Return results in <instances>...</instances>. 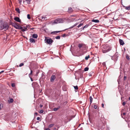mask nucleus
<instances>
[{
  "label": "nucleus",
  "mask_w": 130,
  "mask_h": 130,
  "mask_svg": "<svg viewBox=\"0 0 130 130\" xmlns=\"http://www.w3.org/2000/svg\"><path fill=\"white\" fill-rule=\"evenodd\" d=\"M8 24L6 23H2L0 25V29L1 30L4 29L5 30H7L9 28Z\"/></svg>",
  "instance_id": "nucleus-1"
},
{
  "label": "nucleus",
  "mask_w": 130,
  "mask_h": 130,
  "mask_svg": "<svg viewBox=\"0 0 130 130\" xmlns=\"http://www.w3.org/2000/svg\"><path fill=\"white\" fill-rule=\"evenodd\" d=\"M110 50V47L108 45H103L102 49V51L103 53H106L109 51Z\"/></svg>",
  "instance_id": "nucleus-2"
},
{
  "label": "nucleus",
  "mask_w": 130,
  "mask_h": 130,
  "mask_svg": "<svg viewBox=\"0 0 130 130\" xmlns=\"http://www.w3.org/2000/svg\"><path fill=\"white\" fill-rule=\"evenodd\" d=\"M45 42L49 44H51L53 42V41L51 38H45L44 40Z\"/></svg>",
  "instance_id": "nucleus-3"
},
{
  "label": "nucleus",
  "mask_w": 130,
  "mask_h": 130,
  "mask_svg": "<svg viewBox=\"0 0 130 130\" xmlns=\"http://www.w3.org/2000/svg\"><path fill=\"white\" fill-rule=\"evenodd\" d=\"M63 22V20L62 18H58L55 20L54 22V23L57 24L59 23H62Z\"/></svg>",
  "instance_id": "nucleus-4"
},
{
  "label": "nucleus",
  "mask_w": 130,
  "mask_h": 130,
  "mask_svg": "<svg viewBox=\"0 0 130 130\" xmlns=\"http://www.w3.org/2000/svg\"><path fill=\"white\" fill-rule=\"evenodd\" d=\"M118 57V55L117 53H116L112 57V59L115 60H117Z\"/></svg>",
  "instance_id": "nucleus-5"
},
{
  "label": "nucleus",
  "mask_w": 130,
  "mask_h": 130,
  "mask_svg": "<svg viewBox=\"0 0 130 130\" xmlns=\"http://www.w3.org/2000/svg\"><path fill=\"white\" fill-rule=\"evenodd\" d=\"M56 78V76L55 75H52L51 77L50 81L51 82H53Z\"/></svg>",
  "instance_id": "nucleus-6"
},
{
  "label": "nucleus",
  "mask_w": 130,
  "mask_h": 130,
  "mask_svg": "<svg viewBox=\"0 0 130 130\" xmlns=\"http://www.w3.org/2000/svg\"><path fill=\"white\" fill-rule=\"evenodd\" d=\"M61 31H56L52 32H51V34L52 35H57V33L60 32H61Z\"/></svg>",
  "instance_id": "nucleus-7"
},
{
  "label": "nucleus",
  "mask_w": 130,
  "mask_h": 130,
  "mask_svg": "<svg viewBox=\"0 0 130 130\" xmlns=\"http://www.w3.org/2000/svg\"><path fill=\"white\" fill-rule=\"evenodd\" d=\"M14 20L17 22L20 23L21 22V20L19 18L17 17H15L14 18Z\"/></svg>",
  "instance_id": "nucleus-8"
},
{
  "label": "nucleus",
  "mask_w": 130,
  "mask_h": 130,
  "mask_svg": "<svg viewBox=\"0 0 130 130\" xmlns=\"http://www.w3.org/2000/svg\"><path fill=\"white\" fill-rule=\"evenodd\" d=\"M119 42L120 45H123L124 44V43L122 40L119 39Z\"/></svg>",
  "instance_id": "nucleus-9"
},
{
  "label": "nucleus",
  "mask_w": 130,
  "mask_h": 130,
  "mask_svg": "<svg viewBox=\"0 0 130 130\" xmlns=\"http://www.w3.org/2000/svg\"><path fill=\"white\" fill-rule=\"evenodd\" d=\"M29 41L31 42L35 43V39L32 38H30L29 39Z\"/></svg>",
  "instance_id": "nucleus-10"
},
{
  "label": "nucleus",
  "mask_w": 130,
  "mask_h": 130,
  "mask_svg": "<svg viewBox=\"0 0 130 130\" xmlns=\"http://www.w3.org/2000/svg\"><path fill=\"white\" fill-rule=\"evenodd\" d=\"M123 7L126 10H130V5H129L127 7L123 6Z\"/></svg>",
  "instance_id": "nucleus-11"
},
{
  "label": "nucleus",
  "mask_w": 130,
  "mask_h": 130,
  "mask_svg": "<svg viewBox=\"0 0 130 130\" xmlns=\"http://www.w3.org/2000/svg\"><path fill=\"white\" fill-rule=\"evenodd\" d=\"M32 37L34 38H37L38 37V35L36 34H34L32 35Z\"/></svg>",
  "instance_id": "nucleus-12"
},
{
  "label": "nucleus",
  "mask_w": 130,
  "mask_h": 130,
  "mask_svg": "<svg viewBox=\"0 0 130 130\" xmlns=\"http://www.w3.org/2000/svg\"><path fill=\"white\" fill-rule=\"evenodd\" d=\"M92 22H94L96 23H98L99 22V21L98 20H92Z\"/></svg>",
  "instance_id": "nucleus-13"
},
{
  "label": "nucleus",
  "mask_w": 130,
  "mask_h": 130,
  "mask_svg": "<svg viewBox=\"0 0 130 130\" xmlns=\"http://www.w3.org/2000/svg\"><path fill=\"white\" fill-rule=\"evenodd\" d=\"M84 44H79L78 45V47L80 49L81 48H82V47H83L84 46Z\"/></svg>",
  "instance_id": "nucleus-14"
},
{
  "label": "nucleus",
  "mask_w": 130,
  "mask_h": 130,
  "mask_svg": "<svg viewBox=\"0 0 130 130\" xmlns=\"http://www.w3.org/2000/svg\"><path fill=\"white\" fill-rule=\"evenodd\" d=\"M60 106H59L57 108H54L53 109V110L54 111H56L57 110L60 108Z\"/></svg>",
  "instance_id": "nucleus-15"
},
{
  "label": "nucleus",
  "mask_w": 130,
  "mask_h": 130,
  "mask_svg": "<svg viewBox=\"0 0 130 130\" xmlns=\"http://www.w3.org/2000/svg\"><path fill=\"white\" fill-rule=\"evenodd\" d=\"M90 99V105L92 103V101L93 100V99L92 98L91 96L89 98Z\"/></svg>",
  "instance_id": "nucleus-16"
},
{
  "label": "nucleus",
  "mask_w": 130,
  "mask_h": 130,
  "mask_svg": "<svg viewBox=\"0 0 130 130\" xmlns=\"http://www.w3.org/2000/svg\"><path fill=\"white\" fill-rule=\"evenodd\" d=\"M15 10L18 13H20V9L19 8H16L15 9Z\"/></svg>",
  "instance_id": "nucleus-17"
},
{
  "label": "nucleus",
  "mask_w": 130,
  "mask_h": 130,
  "mask_svg": "<svg viewBox=\"0 0 130 130\" xmlns=\"http://www.w3.org/2000/svg\"><path fill=\"white\" fill-rule=\"evenodd\" d=\"M29 27V25H27L26 26H24L23 27V28L25 30H27V28Z\"/></svg>",
  "instance_id": "nucleus-18"
},
{
  "label": "nucleus",
  "mask_w": 130,
  "mask_h": 130,
  "mask_svg": "<svg viewBox=\"0 0 130 130\" xmlns=\"http://www.w3.org/2000/svg\"><path fill=\"white\" fill-rule=\"evenodd\" d=\"M19 25L16 24H14V27H15L16 29H18L19 27Z\"/></svg>",
  "instance_id": "nucleus-19"
},
{
  "label": "nucleus",
  "mask_w": 130,
  "mask_h": 130,
  "mask_svg": "<svg viewBox=\"0 0 130 130\" xmlns=\"http://www.w3.org/2000/svg\"><path fill=\"white\" fill-rule=\"evenodd\" d=\"M42 20H47V18L45 16L44 17L43 16L42 17Z\"/></svg>",
  "instance_id": "nucleus-20"
},
{
  "label": "nucleus",
  "mask_w": 130,
  "mask_h": 130,
  "mask_svg": "<svg viewBox=\"0 0 130 130\" xmlns=\"http://www.w3.org/2000/svg\"><path fill=\"white\" fill-rule=\"evenodd\" d=\"M77 24H78L77 23H76L75 24H74V25L72 26H71L69 28H73V27H74Z\"/></svg>",
  "instance_id": "nucleus-21"
},
{
  "label": "nucleus",
  "mask_w": 130,
  "mask_h": 130,
  "mask_svg": "<svg viewBox=\"0 0 130 130\" xmlns=\"http://www.w3.org/2000/svg\"><path fill=\"white\" fill-rule=\"evenodd\" d=\"M72 9L71 8L69 7V8L68 11L69 12H71L72 11Z\"/></svg>",
  "instance_id": "nucleus-22"
},
{
  "label": "nucleus",
  "mask_w": 130,
  "mask_h": 130,
  "mask_svg": "<svg viewBox=\"0 0 130 130\" xmlns=\"http://www.w3.org/2000/svg\"><path fill=\"white\" fill-rule=\"evenodd\" d=\"M9 102L10 103H12L13 102V99L12 98H11V99L9 101Z\"/></svg>",
  "instance_id": "nucleus-23"
},
{
  "label": "nucleus",
  "mask_w": 130,
  "mask_h": 130,
  "mask_svg": "<svg viewBox=\"0 0 130 130\" xmlns=\"http://www.w3.org/2000/svg\"><path fill=\"white\" fill-rule=\"evenodd\" d=\"M60 36H58L55 37V38L57 39H60Z\"/></svg>",
  "instance_id": "nucleus-24"
},
{
  "label": "nucleus",
  "mask_w": 130,
  "mask_h": 130,
  "mask_svg": "<svg viewBox=\"0 0 130 130\" xmlns=\"http://www.w3.org/2000/svg\"><path fill=\"white\" fill-rule=\"evenodd\" d=\"M30 73L29 74V77H30V75H32V70H31V69H30Z\"/></svg>",
  "instance_id": "nucleus-25"
},
{
  "label": "nucleus",
  "mask_w": 130,
  "mask_h": 130,
  "mask_svg": "<svg viewBox=\"0 0 130 130\" xmlns=\"http://www.w3.org/2000/svg\"><path fill=\"white\" fill-rule=\"evenodd\" d=\"M89 70V68L88 67H86L84 69V71H88Z\"/></svg>",
  "instance_id": "nucleus-26"
},
{
  "label": "nucleus",
  "mask_w": 130,
  "mask_h": 130,
  "mask_svg": "<svg viewBox=\"0 0 130 130\" xmlns=\"http://www.w3.org/2000/svg\"><path fill=\"white\" fill-rule=\"evenodd\" d=\"M54 125V124H51L49 125L48 127L50 128H51L53 127Z\"/></svg>",
  "instance_id": "nucleus-27"
},
{
  "label": "nucleus",
  "mask_w": 130,
  "mask_h": 130,
  "mask_svg": "<svg viewBox=\"0 0 130 130\" xmlns=\"http://www.w3.org/2000/svg\"><path fill=\"white\" fill-rule=\"evenodd\" d=\"M27 2V3L28 4H30V0H25Z\"/></svg>",
  "instance_id": "nucleus-28"
},
{
  "label": "nucleus",
  "mask_w": 130,
  "mask_h": 130,
  "mask_svg": "<svg viewBox=\"0 0 130 130\" xmlns=\"http://www.w3.org/2000/svg\"><path fill=\"white\" fill-rule=\"evenodd\" d=\"M89 55H88V56H86L85 57V59L86 60H87L89 58Z\"/></svg>",
  "instance_id": "nucleus-29"
},
{
  "label": "nucleus",
  "mask_w": 130,
  "mask_h": 130,
  "mask_svg": "<svg viewBox=\"0 0 130 130\" xmlns=\"http://www.w3.org/2000/svg\"><path fill=\"white\" fill-rule=\"evenodd\" d=\"M74 88L75 89L77 90L78 89V87L77 86H74Z\"/></svg>",
  "instance_id": "nucleus-30"
},
{
  "label": "nucleus",
  "mask_w": 130,
  "mask_h": 130,
  "mask_svg": "<svg viewBox=\"0 0 130 130\" xmlns=\"http://www.w3.org/2000/svg\"><path fill=\"white\" fill-rule=\"evenodd\" d=\"M126 59L129 60V56H128V55H126Z\"/></svg>",
  "instance_id": "nucleus-31"
},
{
  "label": "nucleus",
  "mask_w": 130,
  "mask_h": 130,
  "mask_svg": "<svg viewBox=\"0 0 130 130\" xmlns=\"http://www.w3.org/2000/svg\"><path fill=\"white\" fill-rule=\"evenodd\" d=\"M84 46H83V47H82V48L84 49H85L86 48V45L84 44Z\"/></svg>",
  "instance_id": "nucleus-32"
},
{
  "label": "nucleus",
  "mask_w": 130,
  "mask_h": 130,
  "mask_svg": "<svg viewBox=\"0 0 130 130\" xmlns=\"http://www.w3.org/2000/svg\"><path fill=\"white\" fill-rule=\"evenodd\" d=\"M83 25V23H81L78 26H77V27L79 28V27H80L82 26Z\"/></svg>",
  "instance_id": "nucleus-33"
},
{
  "label": "nucleus",
  "mask_w": 130,
  "mask_h": 130,
  "mask_svg": "<svg viewBox=\"0 0 130 130\" xmlns=\"http://www.w3.org/2000/svg\"><path fill=\"white\" fill-rule=\"evenodd\" d=\"M89 25H86L84 26V28H86L88 27Z\"/></svg>",
  "instance_id": "nucleus-34"
},
{
  "label": "nucleus",
  "mask_w": 130,
  "mask_h": 130,
  "mask_svg": "<svg viewBox=\"0 0 130 130\" xmlns=\"http://www.w3.org/2000/svg\"><path fill=\"white\" fill-rule=\"evenodd\" d=\"M27 18L28 19H30V15L29 14H28L27 15Z\"/></svg>",
  "instance_id": "nucleus-35"
},
{
  "label": "nucleus",
  "mask_w": 130,
  "mask_h": 130,
  "mask_svg": "<svg viewBox=\"0 0 130 130\" xmlns=\"http://www.w3.org/2000/svg\"><path fill=\"white\" fill-rule=\"evenodd\" d=\"M23 28L21 26H19V28H18V29L22 30V28Z\"/></svg>",
  "instance_id": "nucleus-36"
},
{
  "label": "nucleus",
  "mask_w": 130,
  "mask_h": 130,
  "mask_svg": "<svg viewBox=\"0 0 130 130\" xmlns=\"http://www.w3.org/2000/svg\"><path fill=\"white\" fill-rule=\"evenodd\" d=\"M24 65V64L23 63H21L19 65V66L21 67Z\"/></svg>",
  "instance_id": "nucleus-37"
},
{
  "label": "nucleus",
  "mask_w": 130,
  "mask_h": 130,
  "mask_svg": "<svg viewBox=\"0 0 130 130\" xmlns=\"http://www.w3.org/2000/svg\"><path fill=\"white\" fill-rule=\"evenodd\" d=\"M11 86L13 87H14L15 86V84H14V83H12V85H11Z\"/></svg>",
  "instance_id": "nucleus-38"
},
{
  "label": "nucleus",
  "mask_w": 130,
  "mask_h": 130,
  "mask_svg": "<svg viewBox=\"0 0 130 130\" xmlns=\"http://www.w3.org/2000/svg\"><path fill=\"white\" fill-rule=\"evenodd\" d=\"M97 107L98 106L96 105H94V108L95 109H96L97 108Z\"/></svg>",
  "instance_id": "nucleus-39"
},
{
  "label": "nucleus",
  "mask_w": 130,
  "mask_h": 130,
  "mask_svg": "<svg viewBox=\"0 0 130 130\" xmlns=\"http://www.w3.org/2000/svg\"><path fill=\"white\" fill-rule=\"evenodd\" d=\"M26 30H25V29H23V28H22V31L23 32H24Z\"/></svg>",
  "instance_id": "nucleus-40"
},
{
  "label": "nucleus",
  "mask_w": 130,
  "mask_h": 130,
  "mask_svg": "<svg viewBox=\"0 0 130 130\" xmlns=\"http://www.w3.org/2000/svg\"><path fill=\"white\" fill-rule=\"evenodd\" d=\"M43 112V110H41L39 112V113H42Z\"/></svg>",
  "instance_id": "nucleus-41"
},
{
  "label": "nucleus",
  "mask_w": 130,
  "mask_h": 130,
  "mask_svg": "<svg viewBox=\"0 0 130 130\" xmlns=\"http://www.w3.org/2000/svg\"><path fill=\"white\" fill-rule=\"evenodd\" d=\"M126 76H125L124 77V80H125L126 79Z\"/></svg>",
  "instance_id": "nucleus-42"
},
{
  "label": "nucleus",
  "mask_w": 130,
  "mask_h": 130,
  "mask_svg": "<svg viewBox=\"0 0 130 130\" xmlns=\"http://www.w3.org/2000/svg\"><path fill=\"white\" fill-rule=\"evenodd\" d=\"M126 104V103L125 102H124L122 103V105L123 106H124Z\"/></svg>",
  "instance_id": "nucleus-43"
},
{
  "label": "nucleus",
  "mask_w": 130,
  "mask_h": 130,
  "mask_svg": "<svg viewBox=\"0 0 130 130\" xmlns=\"http://www.w3.org/2000/svg\"><path fill=\"white\" fill-rule=\"evenodd\" d=\"M29 77L30 78L31 81H33V79H32V78L30 77H30Z\"/></svg>",
  "instance_id": "nucleus-44"
},
{
  "label": "nucleus",
  "mask_w": 130,
  "mask_h": 130,
  "mask_svg": "<svg viewBox=\"0 0 130 130\" xmlns=\"http://www.w3.org/2000/svg\"><path fill=\"white\" fill-rule=\"evenodd\" d=\"M40 119V118L39 117H37V120H39Z\"/></svg>",
  "instance_id": "nucleus-45"
},
{
  "label": "nucleus",
  "mask_w": 130,
  "mask_h": 130,
  "mask_svg": "<svg viewBox=\"0 0 130 130\" xmlns=\"http://www.w3.org/2000/svg\"><path fill=\"white\" fill-rule=\"evenodd\" d=\"M66 34H63L62 35V37H64L65 36H66Z\"/></svg>",
  "instance_id": "nucleus-46"
},
{
  "label": "nucleus",
  "mask_w": 130,
  "mask_h": 130,
  "mask_svg": "<svg viewBox=\"0 0 130 130\" xmlns=\"http://www.w3.org/2000/svg\"><path fill=\"white\" fill-rule=\"evenodd\" d=\"M103 65L104 66H105V62H103Z\"/></svg>",
  "instance_id": "nucleus-47"
},
{
  "label": "nucleus",
  "mask_w": 130,
  "mask_h": 130,
  "mask_svg": "<svg viewBox=\"0 0 130 130\" xmlns=\"http://www.w3.org/2000/svg\"><path fill=\"white\" fill-rule=\"evenodd\" d=\"M92 74H91V73H89V76H92Z\"/></svg>",
  "instance_id": "nucleus-48"
},
{
  "label": "nucleus",
  "mask_w": 130,
  "mask_h": 130,
  "mask_svg": "<svg viewBox=\"0 0 130 130\" xmlns=\"http://www.w3.org/2000/svg\"><path fill=\"white\" fill-rule=\"evenodd\" d=\"M38 115V113H37V112H35V115L37 116V115Z\"/></svg>",
  "instance_id": "nucleus-49"
},
{
  "label": "nucleus",
  "mask_w": 130,
  "mask_h": 130,
  "mask_svg": "<svg viewBox=\"0 0 130 130\" xmlns=\"http://www.w3.org/2000/svg\"><path fill=\"white\" fill-rule=\"evenodd\" d=\"M102 107H104V104H103V103H102Z\"/></svg>",
  "instance_id": "nucleus-50"
},
{
  "label": "nucleus",
  "mask_w": 130,
  "mask_h": 130,
  "mask_svg": "<svg viewBox=\"0 0 130 130\" xmlns=\"http://www.w3.org/2000/svg\"><path fill=\"white\" fill-rule=\"evenodd\" d=\"M43 106V105H40V107L41 108Z\"/></svg>",
  "instance_id": "nucleus-51"
},
{
  "label": "nucleus",
  "mask_w": 130,
  "mask_h": 130,
  "mask_svg": "<svg viewBox=\"0 0 130 130\" xmlns=\"http://www.w3.org/2000/svg\"><path fill=\"white\" fill-rule=\"evenodd\" d=\"M2 104H0V110L1 109V106Z\"/></svg>",
  "instance_id": "nucleus-52"
},
{
  "label": "nucleus",
  "mask_w": 130,
  "mask_h": 130,
  "mask_svg": "<svg viewBox=\"0 0 130 130\" xmlns=\"http://www.w3.org/2000/svg\"><path fill=\"white\" fill-rule=\"evenodd\" d=\"M46 130H50V129L49 128H47L46 129Z\"/></svg>",
  "instance_id": "nucleus-53"
},
{
  "label": "nucleus",
  "mask_w": 130,
  "mask_h": 130,
  "mask_svg": "<svg viewBox=\"0 0 130 130\" xmlns=\"http://www.w3.org/2000/svg\"><path fill=\"white\" fill-rule=\"evenodd\" d=\"M85 28H84V27L82 29V30H84Z\"/></svg>",
  "instance_id": "nucleus-54"
},
{
  "label": "nucleus",
  "mask_w": 130,
  "mask_h": 130,
  "mask_svg": "<svg viewBox=\"0 0 130 130\" xmlns=\"http://www.w3.org/2000/svg\"><path fill=\"white\" fill-rule=\"evenodd\" d=\"M123 114L124 115H125L126 114V113L125 112H123Z\"/></svg>",
  "instance_id": "nucleus-55"
},
{
  "label": "nucleus",
  "mask_w": 130,
  "mask_h": 130,
  "mask_svg": "<svg viewBox=\"0 0 130 130\" xmlns=\"http://www.w3.org/2000/svg\"><path fill=\"white\" fill-rule=\"evenodd\" d=\"M4 71H1V72L2 73V72H3Z\"/></svg>",
  "instance_id": "nucleus-56"
},
{
  "label": "nucleus",
  "mask_w": 130,
  "mask_h": 130,
  "mask_svg": "<svg viewBox=\"0 0 130 130\" xmlns=\"http://www.w3.org/2000/svg\"><path fill=\"white\" fill-rule=\"evenodd\" d=\"M30 29L31 30H32L34 29V28H30Z\"/></svg>",
  "instance_id": "nucleus-57"
},
{
  "label": "nucleus",
  "mask_w": 130,
  "mask_h": 130,
  "mask_svg": "<svg viewBox=\"0 0 130 130\" xmlns=\"http://www.w3.org/2000/svg\"><path fill=\"white\" fill-rule=\"evenodd\" d=\"M129 100H130V97H129Z\"/></svg>",
  "instance_id": "nucleus-58"
},
{
  "label": "nucleus",
  "mask_w": 130,
  "mask_h": 130,
  "mask_svg": "<svg viewBox=\"0 0 130 130\" xmlns=\"http://www.w3.org/2000/svg\"><path fill=\"white\" fill-rule=\"evenodd\" d=\"M122 118H123V116H122Z\"/></svg>",
  "instance_id": "nucleus-59"
},
{
  "label": "nucleus",
  "mask_w": 130,
  "mask_h": 130,
  "mask_svg": "<svg viewBox=\"0 0 130 130\" xmlns=\"http://www.w3.org/2000/svg\"><path fill=\"white\" fill-rule=\"evenodd\" d=\"M1 72H0V74H1Z\"/></svg>",
  "instance_id": "nucleus-60"
}]
</instances>
